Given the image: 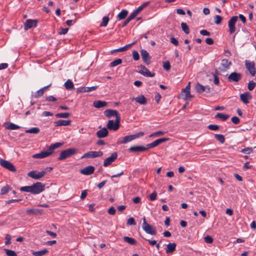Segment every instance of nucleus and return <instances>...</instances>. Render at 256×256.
I'll return each instance as SVG.
<instances>
[{
  "mask_svg": "<svg viewBox=\"0 0 256 256\" xmlns=\"http://www.w3.org/2000/svg\"><path fill=\"white\" fill-rule=\"evenodd\" d=\"M46 184L40 182H36L32 186H22L20 188L22 192H30L33 194H39L42 192L45 188Z\"/></svg>",
  "mask_w": 256,
  "mask_h": 256,
  "instance_id": "f257e3e1",
  "label": "nucleus"
},
{
  "mask_svg": "<svg viewBox=\"0 0 256 256\" xmlns=\"http://www.w3.org/2000/svg\"><path fill=\"white\" fill-rule=\"evenodd\" d=\"M62 145L60 142H56L51 144L47 151H42L40 153L34 154L32 157L34 158H43L50 156L53 153V150L59 148Z\"/></svg>",
  "mask_w": 256,
  "mask_h": 256,
  "instance_id": "f03ea898",
  "label": "nucleus"
},
{
  "mask_svg": "<svg viewBox=\"0 0 256 256\" xmlns=\"http://www.w3.org/2000/svg\"><path fill=\"white\" fill-rule=\"evenodd\" d=\"M144 135V132H139L138 133L122 137L121 138L120 140H118V144H126L136 138H138Z\"/></svg>",
  "mask_w": 256,
  "mask_h": 256,
  "instance_id": "7ed1b4c3",
  "label": "nucleus"
},
{
  "mask_svg": "<svg viewBox=\"0 0 256 256\" xmlns=\"http://www.w3.org/2000/svg\"><path fill=\"white\" fill-rule=\"evenodd\" d=\"M142 228L148 234L152 236H156V228L154 226H152L148 224L146 222V218L145 217L143 218Z\"/></svg>",
  "mask_w": 256,
  "mask_h": 256,
  "instance_id": "20e7f679",
  "label": "nucleus"
},
{
  "mask_svg": "<svg viewBox=\"0 0 256 256\" xmlns=\"http://www.w3.org/2000/svg\"><path fill=\"white\" fill-rule=\"evenodd\" d=\"M76 150L75 148H70L65 150L60 153V156L58 158V160H62L76 153Z\"/></svg>",
  "mask_w": 256,
  "mask_h": 256,
  "instance_id": "39448f33",
  "label": "nucleus"
},
{
  "mask_svg": "<svg viewBox=\"0 0 256 256\" xmlns=\"http://www.w3.org/2000/svg\"><path fill=\"white\" fill-rule=\"evenodd\" d=\"M120 117L117 116L115 122L113 120H109L107 124V128L110 130H116L120 128Z\"/></svg>",
  "mask_w": 256,
  "mask_h": 256,
  "instance_id": "423d86ee",
  "label": "nucleus"
},
{
  "mask_svg": "<svg viewBox=\"0 0 256 256\" xmlns=\"http://www.w3.org/2000/svg\"><path fill=\"white\" fill-rule=\"evenodd\" d=\"M103 155V152L102 151H90L85 153L81 156V159L83 158H94L100 157Z\"/></svg>",
  "mask_w": 256,
  "mask_h": 256,
  "instance_id": "0eeeda50",
  "label": "nucleus"
},
{
  "mask_svg": "<svg viewBox=\"0 0 256 256\" xmlns=\"http://www.w3.org/2000/svg\"><path fill=\"white\" fill-rule=\"evenodd\" d=\"M244 63L246 68L249 72L250 75L252 76H254L256 72L254 62L249 60H246Z\"/></svg>",
  "mask_w": 256,
  "mask_h": 256,
  "instance_id": "6e6552de",
  "label": "nucleus"
},
{
  "mask_svg": "<svg viewBox=\"0 0 256 256\" xmlns=\"http://www.w3.org/2000/svg\"><path fill=\"white\" fill-rule=\"evenodd\" d=\"M0 164L3 168L8 170L10 172H14L16 171L15 166L12 162L8 160L0 159Z\"/></svg>",
  "mask_w": 256,
  "mask_h": 256,
  "instance_id": "1a4fd4ad",
  "label": "nucleus"
},
{
  "mask_svg": "<svg viewBox=\"0 0 256 256\" xmlns=\"http://www.w3.org/2000/svg\"><path fill=\"white\" fill-rule=\"evenodd\" d=\"M242 78V74L236 72H232L228 76V81L230 82H238Z\"/></svg>",
  "mask_w": 256,
  "mask_h": 256,
  "instance_id": "9d476101",
  "label": "nucleus"
},
{
  "mask_svg": "<svg viewBox=\"0 0 256 256\" xmlns=\"http://www.w3.org/2000/svg\"><path fill=\"white\" fill-rule=\"evenodd\" d=\"M238 20L237 16H233L228 22V32L230 34H232L236 32V24Z\"/></svg>",
  "mask_w": 256,
  "mask_h": 256,
  "instance_id": "9b49d317",
  "label": "nucleus"
},
{
  "mask_svg": "<svg viewBox=\"0 0 256 256\" xmlns=\"http://www.w3.org/2000/svg\"><path fill=\"white\" fill-rule=\"evenodd\" d=\"M46 174V172L42 170L39 172H36L35 170H32L28 174V176L34 180H40Z\"/></svg>",
  "mask_w": 256,
  "mask_h": 256,
  "instance_id": "f8f14e48",
  "label": "nucleus"
},
{
  "mask_svg": "<svg viewBox=\"0 0 256 256\" xmlns=\"http://www.w3.org/2000/svg\"><path fill=\"white\" fill-rule=\"evenodd\" d=\"M138 68L140 69L138 72L144 76L151 78L154 76L155 73L150 72L144 66L140 65Z\"/></svg>",
  "mask_w": 256,
  "mask_h": 256,
  "instance_id": "ddd939ff",
  "label": "nucleus"
},
{
  "mask_svg": "<svg viewBox=\"0 0 256 256\" xmlns=\"http://www.w3.org/2000/svg\"><path fill=\"white\" fill-rule=\"evenodd\" d=\"M140 52L144 62L147 65L150 64L151 63V57L148 52L145 50H141Z\"/></svg>",
  "mask_w": 256,
  "mask_h": 256,
  "instance_id": "4468645a",
  "label": "nucleus"
},
{
  "mask_svg": "<svg viewBox=\"0 0 256 256\" xmlns=\"http://www.w3.org/2000/svg\"><path fill=\"white\" fill-rule=\"evenodd\" d=\"M38 24V20H37L28 19L26 21L24 28L26 30L32 27H36L37 26Z\"/></svg>",
  "mask_w": 256,
  "mask_h": 256,
  "instance_id": "2eb2a0df",
  "label": "nucleus"
},
{
  "mask_svg": "<svg viewBox=\"0 0 256 256\" xmlns=\"http://www.w3.org/2000/svg\"><path fill=\"white\" fill-rule=\"evenodd\" d=\"M118 154L116 152H113L111 156L106 158L104 162V166L106 167L111 164L117 158Z\"/></svg>",
  "mask_w": 256,
  "mask_h": 256,
  "instance_id": "dca6fc26",
  "label": "nucleus"
},
{
  "mask_svg": "<svg viewBox=\"0 0 256 256\" xmlns=\"http://www.w3.org/2000/svg\"><path fill=\"white\" fill-rule=\"evenodd\" d=\"M94 168L92 166H88L80 170V173L84 175L88 176L94 173Z\"/></svg>",
  "mask_w": 256,
  "mask_h": 256,
  "instance_id": "f3484780",
  "label": "nucleus"
},
{
  "mask_svg": "<svg viewBox=\"0 0 256 256\" xmlns=\"http://www.w3.org/2000/svg\"><path fill=\"white\" fill-rule=\"evenodd\" d=\"M176 244L174 242L169 243L167 244L166 250V252L168 254H172L176 250Z\"/></svg>",
  "mask_w": 256,
  "mask_h": 256,
  "instance_id": "a211bd4d",
  "label": "nucleus"
},
{
  "mask_svg": "<svg viewBox=\"0 0 256 256\" xmlns=\"http://www.w3.org/2000/svg\"><path fill=\"white\" fill-rule=\"evenodd\" d=\"M104 114L105 116L108 118L112 116H116V118L117 116H120L118 111L115 110H106L104 112Z\"/></svg>",
  "mask_w": 256,
  "mask_h": 256,
  "instance_id": "6ab92c4d",
  "label": "nucleus"
},
{
  "mask_svg": "<svg viewBox=\"0 0 256 256\" xmlns=\"http://www.w3.org/2000/svg\"><path fill=\"white\" fill-rule=\"evenodd\" d=\"M132 100H135L140 104H145L147 102V99L144 95H140L136 98H132Z\"/></svg>",
  "mask_w": 256,
  "mask_h": 256,
  "instance_id": "aec40b11",
  "label": "nucleus"
},
{
  "mask_svg": "<svg viewBox=\"0 0 256 256\" xmlns=\"http://www.w3.org/2000/svg\"><path fill=\"white\" fill-rule=\"evenodd\" d=\"M71 120H60L54 122L55 126H66L71 124Z\"/></svg>",
  "mask_w": 256,
  "mask_h": 256,
  "instance_id": "412c9836",
  "label": "nucleus"
},
{
  "mask_svg": "<svg viewBox=\"0 0 256 256\" xmlns=\"http://www.w3.org/2000/svg\"><path fill=\"white\" fill-rule=\"evenodd\" d=\"M136 42H134L131 44H126V45L120 48L114 50L111 52V53L114 54L115 52H125V51L127 50L130 48L132 45L134 44H136Z\"/></svg>",
  "mask_w": 256,
  "mask_h": 256,
  "instance_id": "4be33fe9",
  "label": "nucleus"
},
{
  "mask_svg": "<svg viewBox=\"0 0 256 256\" xmlns=\"http://www.w3.org/2000/svg\"><path fill=\"white\" fill-rule=\"evenodd\" d=\"M129 152H138L145 151L144 146H130L128 149Z\"/></svg>",
  "mask_w": 256,
  "mask_h": 256,
  "instance_id": "5701e85b",
  "label": "nucleus"
},
{
  "mask_svg": "<svg viewBox=\"0 0 256 256\" xmlns=\"http://www.w3.org/2000/svg\"><path fill=\"white\" fill-rule=\"evenodd\" d=\"M108 132L106 128L98 130L96 134L97 137L98 138H105L108 136Z\"/></svg>",
  "mask_w": 256,
  "mask_h": 256,
  "instance_id": "b1692460",
  "label": "nucleus"
},
{
  "mask_svg": "<svg viewBox=\"0 0 256 256\" xmlns=\"http://www.w3.org/2000/svg\"><path fill=\"white\" fill-rule=\"evenodd\" d=\"M251 98V96L248 92H246L240 95V98L241 100L245 104L249 102L248 100Z\"/></svg>",
  "mask_w": 256,
  "mask_h": 256,
  "instance_id": "393cba45",
  "label": "nucleus"
},
{
  "mask_svg": "<svg viewBox=\"0 0 256 256\" xmlns=\"http://www.w3.org/2000/svg\"><path fill=\"white\" fill-rule=\"evenodd\" d=\"M93 105L96 108H101L106 106L108 102L105 101L96 100L94 102Z\"/></svg>",
  "mask_w": 256,
  "mask_h": 256,
  "instance_id": "a878e982",
  "label": "nucleus"
},
{
  "mask_svg": "<svg viewBox=\"0 0 256 256\" xmlns=\"http://www.w3.org/2000/svg\"><path fill=\"white\" fill-rule=\"evenodd\" d=\"M190 82H189L186 88L182 90V92L185 93V99L192 97V96L190 94Z\"/></svg>",
  "mask_w": 256,
  "mask_h": 256,
  "instance_id": "bb28decb",
  "label": "nucleus"
},
{
  "mask_svg": "<svg viewBox=\"0 0 256 256\" xmlns=\"http://www.w3.org/2000/svg\"><path fill=\"white\" fill-rule=\"evenodd\" d=\"M48 252V250L46 248L41 250L33 252L32 254L34 256H43Z\"/></svg>",
  "mask_w": 256,
  "mask_h": 256,
  "instance_id": "cd10ccee",
  "label": "nucleus"
},
{
  "mask_svg": "<svg viewBox=\"0 0 256 256\" xmlns=\"http://www.w3.org/2000/svg\"><path fill=\"white\" fill-rule=\"evenodd\" d=\"M128 14V12L126 10H122L118 15V20L124 19Z\"/></svg>",
  "mask_w": 256,
  "mask_h": 256,
  "instance_id": "c85d7f7f",
  "label": "nucleus"
},
{
  "mask_svg": "<svg viewBox=\"0 0 256 256\" xmlns=\"http://www.w3.org/2000/svg\"><path fill=\"white\" fill-rule=\"evenodd\" d=\"M124 240L131 245H135L137 243L136 240L134 238L128 236H124Z\"/></svg>",
  "mask_w": 256,
  "mask_h": 256,
  "instance_id": "c756f323",
  "label": "nucleus"
},
{
  "mask_svg": "<svg viewBox=\"0 0 256 256\" xmlns=\"http://www.w3.org/2000/svg\"><path fill=\"white\" fill-rule=\"evenodd\" d=\"M64 86L68 90H72L74 88V84L72 81L70 80H68L64 83Z\"/></svg>",
  "mask_w": 256,
  "mask_h": 256,
  "instance_id": "7c9ffc66",
  "label": "nucleus"
},
{
  "mask_svg": "<svg viewBox=\"0 0 256 256\" xmlns=\"http://www.w3.org/2000/svg\"><path fill=\"white\" fill-rule=\"evenodd\" d=\"M12 188L8 184L3 186L0 190V194L4 195L11 190Z\"/></svg>",
  "mask_w": 256,
  "mask_h": 256,
  "instance_id": "2f4dec72",
  "label": "nucleus"
},
{
  "mask_svg": "<svg viewBox=\"0 0 256 256\" xmlns=\"http://www.w3.org/2000/svg\"><path fill=\"white\" fill-rule=\"evenodd\" d=\"M170 140V138H159L158 140H156L154 141L153 142L155 146H158L160 144L167 142Z\"/></svg>",
  "mask_w": 256,
  "mask_h": 256,
  "instance_id": "473e14b6",
  "label": "nucleus"
},
{
  "mask_svg": "<svg viewBox=\"0 0 256 256\" xmlns=\"http://www.w3.org/2000/svg\"><path fill=\"white\" fill-rule=\"evenodd\" d=\"M195 89L196 92L199 94H202V92H204V86L199 83H197L196 84Z\"/></svg>",
  "mask_w": 256,
  "mask_h": 256,
  "instance_id": "72a5a7b5",
  "label": "nucleus"
},
{
  "mask_svg": "<svg viewBox=\"0 0 256 256\" xmlns=\"http://www.w3.org/2000/svg\"><path fill=\"white\" fill-rule=\"evenodd\" d=\"M150 4V2H146L142 4L135 11L138 14L144 8L148 6Z\"/></svg>",
  "mask_w": 256,
  "mask_h": 256,
  "instance_id": "f704fd0d",
  "label": "nucleus"
},
{
  "mask_svg": "<svg viewBox=\"0 0 256 256\" xmlns=\"http://www.w3.org/2000/svg\"><path fill=\"white\" fill-rule=\"evenodd\" d=\"M20 126L16 124H15L12 122H8L7 124V126H6V129L14 130H17L20 128Z\"/></svg>",
  "mask_w": 256,
  "mask_h": 256,
  "instance_id": "c9c22d12",
  "label": "nucleus"
},
{
  "mask_svg": "<svg viewBox=\"0 0 256 256\" xmlns=\"http://www.w3.org/2000/svg\"><path fill=\"white\" fill-rule=\"evenodd\" d=\"M70 115V112H62L56 114L55 116L57 118H68Z\"/></svg>",
  "mask_w": 256,
  "mask_h": 256,
  "instance_id": "e433bc0d",
  "label": "nucleus"
},
{
  "mask_svg": "<svg viewBox=\"0 0 256 256\" xmlns=\"http://www.w3.org/2000/svg\"><path fill=\"white\" fill-rule=\"evenodd\" d=\"M181 28L182 30L186 34H189L190 32V29L188 25L185 22H182L181 23Z\"/></svg>",
  "mask_w": 256,
  "mask_h": 256,
  "instance_id": "4c0bfd02",
  "label": "nucleus"
},
{
  "mask_svg": "<svg viewBox=\"0 0 256 256\" xmlns=\"http://www.w3.org/2000/svg\"><path fill=\"white\" fill-rule=\"evenodd\" d=\"M122 63V60L120 58H118L116 60H114L112 61V62L110 64V67H114L118 65H119Z\"/></svg>",
  "mask_w": 256,
  "mask_h": 256,
  "instance_id": "58836bf2",
  "label": "nucleus"
},
{
  "mask_svg": "<svg viewBox=\"0 0 256 256\" xmlns=\"http://www.w3.org/2000/svg\"><path fill=\"white\" fill-rule=\"evenodd\" d=\"M40 128H32L26 130V133L31 134H38L40 132Z\"/></svg>",
  "mask_w": 256,
  "mask_h": 256,
  "instance_id": "ea45409f",
  "label": "nucleus"
},
{
  "mask_svg": "<svg viewBox=\"0 0 256 256\" xmlns=\"http://www.w3.org/2000/svg\"><path fill=\"white\" fill-rule=\"evenodd\" d=\"M4 250L8 256H17V254L14 250L6 248L4 249Z\"/></svg>",
  "mask_w": 256,
  "mask_h": 256,
  "instance_id": "a19ab883",
  "label": "nucleus"
},
{
  "mask_svg": "<svg viewBox=\"0 0 256 256\" xmlns=\"http://www.w3.org/2000/svg\"><path fill=\"white\" fill-rule=\"evenodd\" d=\"M44 94V92L42 88H40V90L36 92L35 94L32 95V96L35 98H38L42 96Z\"/></svg>",
  "mask_w": 256,
  "mask_h": 256,
  "instance_id": "79ce46f5",
  "label": "nucleus"
},
{
  "mask_svg": "<svg viewBox=\"0 0 256 256\" xmlns=\"http://www.w3.org/2000/svg\"><path fill=\"white\" fill-rule=\"evenodd\" d=\"M109 21V18L108 16H104L102 18V22L100 24V26H107L108 22Z\"/></svg>",
  "mask_w": 256,
  "mask_h": 256,
  "instance_id": "37998d69",
  "label": "nucleus"
},
{
  "mask_svg": "<svg viewBox=\"0 0 256 256\" xmlns=\"http://www.w3.org/2000/svg\"><path fill=\"white\" fill-rule=\"evenodd\" d=\"M162 66L164 70H166V71H168L170 69V64L169 61H166L164 62H163V65Z\"/></svg>",
  "mask_w": 256,
  "mask_h": 256,
  "instance_id": "c03bdc74",
  "label": "nucleus"
},
{
  "mask_svg": "<svg viewBox=\"0 0 256 256\" xmlns=\"http://www.w3.org/2000/svg\"><path fill=\"white\" fill-rule=\"evenodd\" d=\"M214 138L221 143L224 142V136L220 134H215Z\"/></svg>",
  "mask_w": 256,
  "mask_h": 256,
  "instance_id": "a18cd8bd",
  "label": "nucleus"
},
{
  "mask_svg": "<svg viewBox=\"0 0 256 256\" xmlns=\"http://www.w3.org/2000/svg\"><path fill=\"white\" fill-rule=\"evenodd\" d=\"M166 132L160 130V131H158V132H155L152 134L150 136L152 137L154 136H162V135H164Z\"/></svg>",
  "mask_w": 256,
  "mask_h": 256,
  "instance_id": "49530a36",
  "label": "nucleus"
},
{
  "mask_svg": "<svg viewBox=\"0 0 256 256\" xmlns=\"http://www.w3.org/2000/svg\"><path fill=\"white\" fill-rule=\"evenodd\" d=\"M126 224L128 226L136 225V223L135 222V220H134V218L132 217L129 218L127 220Z\"/></svg>",
  "mask_w": 256,
  "mask_h": 256,
  "instance_id": "de8ad7c7",
  "label": "nucleus"
},
{
  "mask_svg": "<svg viewBox=\"0 0 256 256\" xmlns=\"http://www.w3.org/2000/svg\"><path fill=\"white\" fill-rule=\"evenodd\" d=\"M132 56L134 60H140V55L137 51H132Z\"/></svg>",
  "mask_w": 256,
  "mask_h": 256,
  "instance_id": "09e8293b",
  "label": "nucleus"
},
{
  "mask_svg": "<svg viewBox=\"0 0 256 256\" xmlns=\"http://www.w3.org/2000/svg\"><path fill=\"white\" fill-rule=\"evenodd\" d=\"M240 152L244 154H250L252 152V149L251 148H246L242 150Z\"/></svg>",
  "mask_w": 256,
  "mask_h": 256,
  "instance_id": "8fccbe9b",
  "label": "nucleus"
},
{
  "mask_svg": "<svg viewBox=\"0 0 256 256\" xmlns=\"http://www.w3.org/2000/svg\"><path fill=\"white\" fill-rule=\"evenodd\" d=\"M256 86V83L253 81H250L248 83V89L250 90H252L254 89V87Z\"/></svg>",
  "mask_w": 256,
  "mask_h": 256,
  "instance_id": "3c124183",
  "label": "nucleus"
},
{
  "mask_svg": "<svg viewBox=\"0 0 256 256\" xmlns=\"http://www.w3.org/2000/svg\"><path fill=\"white\" fill-rule=\"evenodd\" d=\"M222 20V18L220 16L216 15L214 17V23L216 24H220Z\"/></svg>",
  "mask_w": 256,
  "mask_h": 256,
  "instance_id": "603ef678",
  "label": "nucleus"
},
{
  "mask_svg": "<svg viewBox=\"0 0 256 256\" xmlns=\"http://www.w3.org/2000/svg\"><path fill=\"white\" fill-rule=\"evenodd\" d=\"M208 128L212 130H216L219 129L220 126L216 124H210L208 126Z\"/></svg>",
  "mask_w": 256,
  "mask_h": 256,
  "instance_id": "864d4df0",
  "label": "nucleus"
},
{
  "mask_svg": "<svg viewBox=\"0 0 256 256\" xmlns=\"http://www.w3.org/2000/svg\"><path fill=\"white\" fill-rule=\"evenodd\" d=\"M204 241L208 244H212L213 242V238L210 236H207L204 238Z\"/></svg>",
  "mask_w": 256,
  "mask_h": 256,
  "instance_id": "5fc2aeb1",
  "label": "nucleus"
},
{
  "mask_svg": "<svg viewBox=\"0 0 256 256\" xmlns=\"http://www.w3.org/2000/svg\"><path fill=\"white\" fill-rule=\"evenodd\" d=\"M68 30V28H60L58 32L59 34H65Z\"/></svg>",
  "mask_w": 256,
  "mask_h": 256,
  "instance_id": "6e6d98bb",
  "label": "nucleus"
},
{
  "mask_svg": "<svg viewBox=\"0 0 256 256\" xmlns=\"http://www.w3.org/2000/svg\"><path fill=\"white\" fill-rule=\"evenodd\" d=\"M157 196V193L156 191L152 192L149 196L150 200L152 201L154 200Z\"/></svg>",
  "mask_w": 256,
  "mask_h": 256,
  "instance_id": "4d7b16f0",
  "label": "nucleus"
},
{
  "mask_svg": "<svg viewBox=\"0 0 256 256\" xmlns=\"http://www.w3.org/2000/svg\"><path fill=\"white\" fill-rule=\"evenodd\" d=\"M138 14L134 10L130 14V16L127 18L128 19H129L130 21H131L132 20H133L137 15Z\"/></svg>",
  "mask_w": 256,
  "mask_h": 256,
  "instance_id": "13d9d810",
  "label": "nucleus"
},
{
  "mask_svg": "<svg viewBox=\"0 0 256 256\" xmlns=\"http://www.w3.org/2000/svg\"><path fill=\"white\" fill-rule=\"evenodd\" d=\"M5 238H6L5 244L6 245L10 244L11 236L8 234H7Z\"/></svg>",
  "mask_w": 256,
  "mask_h": 256,
  "instance_id": "bf43d9fd",
  "label": "nucleus"
},
{
  "mask_svg": "<svg viewBox=\"0 0 256 256\" xmlns=\"http://www.w3.org/2000/svg\"><path fill=\"white\" fill-rule=\"evenodd\" d=\"M142 238L144 240H145L148 241V244L152 246H153L156 244V240H150L144 238Z\"/></svg>",
  "mask_w": 256,
  "mask_h": 256,
  "instance_id": "052dcab7",
  "label": "nucleus"
},
{
  "mask_svg": "<svg viewBox=\"0 0 256 256\" xmlns=\"http://www.w3.org/2000/svg\"><path fill=\"white\" fill-rule=\"evenodd\" d=\"M170 42L176 46H178L179 44L178 41L174 37L170 38Z\"/></svg>",
  "mask_w": 256,
  "mask_h": 256,
  "instance_id": "680f3d73",
  "label": "nucleus"
},
{
  "mask_svg": "<svg viewBox=\"0 0 256 256\" xmlns=\"http://www.w3.org/2000/svg\"><path fill=\"white\" fill-rule=\"evenodd\" d=\"M108 212L111 215H114L116 213V209L114 207L111 206L108 210Z\"/></svg>",
  "mask_w": 256,
  "mask_h": 256,
  "instance_id": "e2e57ef3",
  "label": "nucleus"
},
{
  "mask_svg": "<svg viewBox=\"0 0 256 256\" xmlns=\"http://www.w3.org/2000/svg\"><path fill=\"white\" fill-rule=\"evenodd\" d=\"M231 120L234 124H238L240 122L239 118L236 116H233Z\"/></svg>",
  "mask_w": 256,
  "mask_h": 256,
  "instance_id": "0e129e2a",
  "label": "nucleus"
},
{
  "mask_svg": "<svg viewBox=\"0 0 256 256\" xmlns=\"http://www.w3.org/2000/svg\"><path fill=\"white\" fill-rule=\"evenodd\" d=\"M46 100L48 102H54L56 100V98L52 96H50L46 98Z\"/></svg>",
  "mask_w": 256,
  "mask_h": 256,
  "instance_id": "69168bd1",
  "label": "nucleus"
},
{
  "mask_svg": "<svg viewBox=\"0 0 256 256\" xmlns=\"http://www.w3.org/2000/svg\"><path fill=\"white\" fill-rule=\"evenodd\" d=\"M215 118H220L222 121H224V114L218 113L214 116Z\"/></svg>",
  "mask_w": 256,
  "mask_h": 256,
  "instance_id": "338daca9",
  "label": "nucleus"
},
{
  "mask_svg": "<svg viewBox=\"0 0 256 256\" xmlns=\"http://www.w3.org/2000/svg\"><path fill=\"white\" fill-rule=\"evenodd\" d=\"M200 34L203 36H210V34L209 32L206 30H202L200 31Z\"/></svg>",
  "mask_w": 256,
  "mask_h": 256,
  "instance_id": "774afa93",
  "label": "nucleus"
}]
</instances>
